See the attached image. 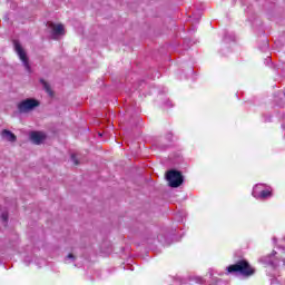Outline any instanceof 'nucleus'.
I'll return each instance as SVG.
<instances>
[{"instance_id":"1","label":"nucleus","mask_w":285,"mask_h":285,"mask_svg":"<svg viewBox=\"0 0 285 285\" xmlns=\"http://www.w3.org/2000/svg\"><path fill=\"white\" fill-rule=\"evenodd\" d=\"M279 255V253L273 250L271 255L264 256L261 258L263 264L267 266V273L271 278V285H285V279L277 278V268H279V257L275 256Z\"/></svg>"},{"instance_id":"2","label":"nucleus","mask_w":285,"mask_h":285,"mask_svg":"<svg viewBox=\"0 0 285 285\" xmlns=\"http://www.w3.org/2000/svg\"><path fill=\"white\" fill-rule=\"evenodd\" d=\"M226 271H227V274L238 273L239 275H245L246 277L255 273V269H253V267H250V265L246 261H238L236 264L229 265L228 267H226Z\"/></svg>"},{"instance_id":"3","label":"nucleus","mask_w":285,"mask_h":285,"mask_svg":"<svg viewBox=\"0 0 285 285\" xmlns=\"http://www.w3.org/2000/svg\"><path fill=\"white\" fill-rule=\"evenodd\" d=\"M252 195L255 199L266 202V199H271V197H273V188L266 184H256L253 188Z\"/></svg>"},{"instance_id":"4","label":"nucleus","mask_w":285,"mask_h":285,"mask_svg":"<svg viewBox=\"0 0 285 285\" xmlns=\"http://www.w3.org/2000/svg\"><path fill=\"white\" fill-rule=\"evenodd\" d=\"M13 48H14L24 70L27 72H32V67H30V59L28 58V53L26 52L23 47H21V43H19V41L14 40Z\"/></svg>"},{"instance_id":"5","label":"nucleus","mask_w":285,"mask_h":285,"mask_svg":"<svg viewBox=\"0 0 285 285\" xmlns=\"http://www.w3.org/2000/svg\"><path fill=\"white\" fill-rule=\"evenodd\" d=\"M166 179L170 188H179V186L184 184V176L181 175V171H177L175 169L167 171Z\"/></svg>"},{"instance_id":"6","label":"nucleus","mask_w":285,"mask_h":285,"mask_svg":"<svg viewBox=\"0 0 285 285\" xmlns=\"http://www.w3.org/2000/svg\"><path fill=\"white\" fill-rule=\"evenodd\" d=\"M208 277L210 281L204 279L202 276H195L194 281L196 282V284H205V285H229V283L227 281H223L219 279L217 277H215V273L213 272V269H209L207 273Z\"/></svg>"},{"instance_id":"7","label":"nucleus","mask_w":285,"mask_h":285,"mask_svg":"<svg viewBox=\"0 0 285 285\" xmlns=\"http://www.w3.org/2000/svg\"><path fill=\"white\" fill-rule=\"evenodd\" d=\"M35 108H39V100L35 98H27L18 104V110L21 114L31 112Z\"/></svg>"},{"instance_id":"8","label":"nucleus","mask_w":285,"mask_h":285,"mask_svg":"<svg viewBox=\"0 0 285 285\" xmlns=\"http://www.w3.org/2000/svg\"><path fill=\"white\" fill-rule=\"evenodd\" d=\"M48 28L51 32L52 39H59V37H62V35H66L63 24H56L55 22H48Z\"/></svg>"},{"instance_id":"9","label":"nucleus","mask_w":285,"mask_h":285,"mask_svg":"<svg viewBox=\"0 0 285 285\" xmlns=\"http://www.w3.org/2000/svg\"><path fill=\"white\" fill-rule=\"evenodd\" d=\"M30 140L32 144H36V146H39L42 141H46V134L43 131H32L30 134Z\"/></svg>"},{"instance_id":"10","label":"nucleus","mask_w":285,"mask_h":285,"mask_svg":"<svg viewBox=\"0 0 285 285\" xmlns=\"http://www.w3.org/2000/svg\"><path fill=\"white\" fill-rule=\"evenodd\" d=\"M2 139H6V141H17V136L12 134L10 130H3L2 134Z\"/></svg>"},{"instance_id":"11","label":"nucleus","mask_w":285,"mask_h":285,"mask_svg":"<svg viewBox=\"0 0 285 285\" xmlns=\"http://www.w3.org/2000/svg\"><path fill=\"white\" fill-rule=\"evenodd\" d=\"M273 244L277 245L278 250L281 253H285V238H283L279 242H277V238L273 237Z\"/></svg>"},{"instance_id":"12","label":"nucleus","mask_w":285,"mask_h":285,"mask_svg":"<svg viewBox=\"0 0 285 285\" xmlns=\"http://www.w3.org/2000/svg\"><path fill=\"white\" fill-rule=\"evenodd\" d=\"M0 222H1L2 226H8V212L7 210H3L0 214Z\"/></svg>"},{"instance_id":"13","label":"nucleus","mask_w":285,"mask_h":285,"mask_svg":"<svg viewBox=\"0 0 285 285\" xmlns=\"http://www.w3.org/2000/svg\"><path fill=\"white\" fill-rule=\"evenodd\" d=\"M42 88L48 92V95L52 96V89H50V85L46 80H40Z\"/></svg>"},{"instance_id":"14","label":"nucleus","mask_w":285,"mask_h":285,"mask_svg":"<svg viewBox=\"0 0 285 285\" xmlns=\"http://www.w3.org/2000/svg\"><path fill=\"white\" fill-rule=\"evenodd\" d=\"M71 161L75 164V166H79V159H77V155H71Z\"/></svg>"},{"instance_id":"15","label":"nucleus","mask_w":285,"mask_h":285,"mask_svg":"<svg viewBox=\"0 0 285 285\" xmlns=\"http://www.w3.org/2000/svg\"><path fill=\"white\" fill-rule=\"evenodd\" d=\"M67 259H70L71 262H75V255L69 254V255L67 256Z\"/></svg>"},{"instance_id":"16","label":"nucleus","mask_w":285,"mask_h":285,"mask_svg":"<svg viewBox=\"0 0 285 285\" xmlns=\"http://www.w3.org/2000/svg\"><path fill=\"white\" fill-rule=\"evenodd\" d=\"M24 262L27 263V264H30V259H28V257L27 258H24Z\"/></svg>"},{"instance_id":"17","label":"nucleus","mask_w":285,"mask_h":285,"mask_svg":"<svg viewBox=\"0 0 285 285\" xmlns=\"http://www.w3.org/2000/svg\"><path fill=\"white\" fill-rule=\"evenodd\" d=\"M283 266L285 267V259H283Z\"/></svg>"},{"instance_id":"18","label":"nucleus","mask_w":285,"mask_h":285,"mask_svg":"<svg viewBox=\"0 0 285 285\" xmlns=\"http://www.w3.org/2000/svg\"><path fill=\"white\" fill-rule=\"evenodd\" d=\"M265 47L268 48V43L267 42L265 43Z\"/></svg>"}]
</instances>
